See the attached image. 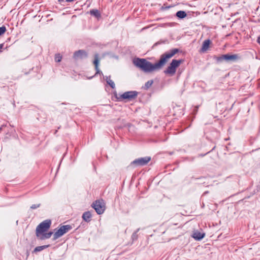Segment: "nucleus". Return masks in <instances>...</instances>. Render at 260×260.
I'll return each mask as SVG.
<instances>
[{"mask_svg": "<svg viewBox=\"0 0 260 260\" xmlns=\"http://www.w3.org/2000/svg\"><path fill=\"white\" fill-rule=\"evenodd\" d=\"M99 62H100V60H99V59L98 57V55H95L93 63L95 65V69L98 72H99L98 66L99 64Z\"/></svg>", "mask_w": 260, "mask_h": 260, "instance_id": "ddd939ff", "label": "nucleus"}, {"mask_svg": "<svg viewBox=\"0 0 260 260\" xmlns=\"http://www.w3.org/2000/svg\"><path fill=\"white\" fill-rule=\"evenodd\" d=\"M92 207L99 214H102L105 210V204L103 200L95 202L93 203Z\"/></svg>", "mask_w": 260, "mask_h": 260, "instance_id": "39448f33", "label": "nucleus"}, {"mask_svg": "<svg viewBox=\"0 0 260 260\" xmlns=\"http://www.w3.org/2000/svg\"><path fill=\"white\" fill-rule=\"evenodd\" d=\"M6 29L5 27H4V26L1 27H0V36L3 35V34H4L5 32L6 31Z\"/></svg>", "mask_w": 260, "mask_h": 260, "instance_id": "a211bd4d", "label": "nucleus"}, {"mask_svg": "<svg viewBox=\"0 0 260 260\" xmlns=\"http://www.w3.org/2000/svg\"><path fill=\"white\" fill-rule=\"evenodd\" d=\"M3 46V44L0 45V49H1L2 48Z\"/></svg>", "mask_w": 260, "mask_h": 260, "instance_id": "4be33fe9", "label": "nucleus"}, {"mask_svg": "<svg viewBox=\"0 0 260 260\" xmlns=\"http://www.w3.org/2000/svg\"><path fill=\"white\" fill-rule=\"evenodd\" d=\"M48 246H39L35 248V250L37 251H39L43 249L44 248L47 247Z\"/></svg>", "mask_w": 260, "mask_h": 260, "instance_id": "f3484780", "label": "nucleus"}, {"mask_svg": "<svg viewBox=\"0 0 260 260\" xmlns=\"http://www.w3.org/2000/svg\"><path fill=\"white\" fill-rule=\"evenodd\" d=\"M107 82L108 83V84L113 88H114L115 87V84L114 83V82L111 80L110 79H107Z\"/></svg>", "mask_w": 260, "mask_h": 260, "instance_id": "dca6fc26", "label": "nucleus"}, {"mask_svg": "<svg viewBox=\"0 0 260 260\" xmlns=\"http://www.w3.org/2000/svg\"><path fill=\"white\" fill-rule=\"evenodd\" d=\"M137 96V92L135 91L125 92L122 94H119L117 97L119 101L126 100L127 101L135 99Z\"/></svg>", "mask_w": 260, "mask_h": 260, "instance_id": "20e7f679", "label": "nucleus"}, {"mask_svg": "<svg viewBox=\"0 0 260 260\" xmlns=\"http://www.w3.org/2000/svg\"><path fill=\"white\" fill-rule=\"evenodd\" d=\"M257 43L260 44V36L257 38Z\"/></svg>", "mask_w": 260, "mask_h": 260, "instance_id": "412c9836", "label": "nucleus"}, {"mask_svg": "<svg viewBox=\"0 0 260 260\" xmlns=\"http://www.w3.org/2000/svg\"><path fill=\"white\" fill-rule=\"evenodd\" d=\"M51 224L50 220H46L41 223L37 228L36 235L41 240L49 238L52 234V232L46 233L49 229Z\"/></svg>", "mask_w": 260, "mask_h": 260, "instance_id": "f03ea898", "label": "nucleus"}, {"mask_svg": "<svg viewBox=\"0 0 260 260\" xmlns=\"http://www.w3.org/2000/svg\"><path fill=\"white\" fill-rule=\"evenodd\" d=\"M178 51V49H174L163 54L161 56L159 61L155 64H152L150 62L147 61L145 59L139 58L134 59L133 63L136 67L145 72H154L161 69L168 62V60L177 53Z\"/></svg>", "mask_w": 260, "mask_h": 260, "instance_id": "f257e3e1", "label": "nucleus"}, {"mask_svg": "<svg viewBox=\"0 0 260 260\" xmlns=\"http://www.w3.org/2000/svg\"><path fill=\"white\" fill-rule=\"evenodd\" d=\"M91 217V213L89 212H85L82 216L83 219L85 221H88Z\"/></svg>", "mask_w": 260, "mask_h": 260, "instance_id": "4468645a", "label": "nucleus"}, {"mask_svg": "<svg viewBox=\"0 0 260 260\" xmlns=\"http://www.w3.org/2000/svg\"><path fill=\"white\" fill-rule=\"evenodd\" d=\"M86 53L83 50H78L74 54L73 57L75 59H82L86 56Z\"/></svg>", "mask_w": 260, "mask_h": 260, "instance_id": "6e6552de", "label": "nucleus"}, {"mask_svg": "<svg viewBox=\"0 0 260 260\" xmlns=\"http://www.w3.org/2000/svg\"><path fill=\"white\" fill-rule=\"evenodd\" d=\"M32 208H35V206L31 207Z\"/></svg>", "mask_w": 260, "mask_h": 260, "instance_id": "5701e85b", "label": "nucleus"}, {"mask_svg": "<svg viewBox=\"0 0 260 260\" xmlns=\"http://www.w3.org/2000/svg\"><path fill=\"white\" fill-rule=\"evenodd\" d=\"M176 16L179 18H184L186 16V14L184 11H179L177 12Z\"/></svg>", "mask_w": 260, "mask_h": 260, "instance_id": "f8f14e48", "label": "nucleus"}, {"mask_svg": "<svg viewBox=\"0 0 260 260\" xmlns=\"http://www.w3.org/2000/svg\"><path fill=\"white\" fill-rule=\"evenodd\" d=\"M205 234L200 231H196L192 234V237L196 240H201L204 237Z\"/></svg>", "mask_w": 260, "mask_h": 260, "instance_id": "9d476101", "label": "nucleus"}, {"mask_svg": "<svg viewBox=\"0 0 260 260\" xmlns=\"http://www.w3.org/2000/svg\"><path fill=\"white\" fill-rule=\"evenodd\" d=\"M151 160V157L149 156L139 158L132 161L131 165L136 167L142 166L146 165Z\"/></svg>", "mask_w": 260, "mask_h": 260, "instance_id": "423d86ee", "label": "nucleus"}, {"mask_svg": "<svg viewBox=\"0 0 260 260\" xmlns=\"http://www.w3.org/2000/svg\"><path fill=\"white\" fill-rule=\"evenodd\" d=\"M90 13L91 15H94L96 18H99L100 17V14L97 10H92L90 11Z\"/></svg>", "mask_w": 260, "mask_h": 260, "instance_id": "2eb2a0df", "label": "nucleus"}, {"mask_svg": "<svg viewBox=\"0 0 260 260\" xmlns=\"http://www.w3.org/2000/svg\"><path fill=\"white\" fill-rule=\"evenodd\" d=\"M71 226L69 225L61 226L54 234L53 240H56L62 236L71 229Z\"/></svg>", "mask_w": 260, "mask_h": 260, "instance_id": "0eeeda50", "label": "nucleus"}, {"mask_svg": "<svg viewBox=\"0 0 260 260\" xmlns=\"http://www.w3.org/2000/svg\"><path fill=\"white\" fill-rule=\"evenodd\" d=\"M210 43V41L209 40H207L205 41L203 43L202 47L201 49V51L202 52H205V51H206L209 47Z\"/></svg>", "mask_w": 260, "mask_h": 260, "instance_id": "9b49d317", "label": "nucleus"}, {"mask_svg": "<svg viewBox=\"0 0 260 260\" xmlns=\"http://www.w3.org/2000/svg\"><path fill=\"white\" fill-rule=\"evenodd\" d=\"M221 58L226 61H235L238 58V56L236 54H225L222 55Z\"/></svg>", "mask_w": 260, "mask_h": 260, "instance_id": "1a4fd4ad", "label": "nucleus"}, {"mask_svg": "<svg viewBox=\"0 0 260 260\" xmlns=\"http://www.w3.org/2000/svg\"><path fill=\"white\" fill-rule=\"evenodd\" d=\"M183 62V60L173 59L164 71V73L170 76L175 75L177 68Z\"/></svg>", "mask_w": 260, "mask_h": 260, "instance_id": "7ed1b4c3", "label": "nucleus"}, {"mask_svg": "<svg viewBox=\"0 0 260 260\" xmlns=\"http://www.w3.org/2000/svg\"><path fill=\"white\" fill-rule=\"evenodd\" d=\"M61 58H62L61 56L59 54H58L55 56V59L56 61L59 62V61H60Z\"/></svg>", "mask_w": 260, "mask_h": 260, "instance_id": "6ab92c4d", "label": "nucleus"}, {"mask_svg": "<svg viewBox=\"0 0 260 260\" xmlns=\"http://www.w3.org/2000/svg\"><path fill=\"white\" fill-rule=\"evenodd\" d=\"M152 82H153L152 81H148L145 84V86H146V88H149L152 85Z\"/></svg>", "mask_w": 260, "mask_h": 260, "instance_id": "aec40b11", "label": "nucleus"}]
</instances>
